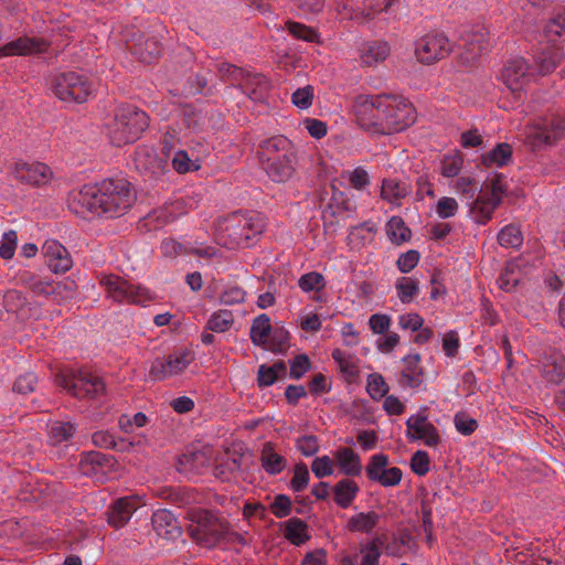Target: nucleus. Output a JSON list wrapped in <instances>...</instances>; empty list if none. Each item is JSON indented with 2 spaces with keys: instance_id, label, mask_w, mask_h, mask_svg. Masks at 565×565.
I'll use <instances>...</instances> for the list:
<instances>
[{
  "instance_id": "1",
  "label": "nucleus",
  "mask_w": 565,
  "mask_h": 565,
  "mask_svg": "<svg viewBox=\"0 0 565 565\" xmlns=\"http://www.w3.org/2000/svg\"><path fill=\"white\" fill-rule=\"evenodd\" d=\"M354 115L361 128L379 135L398 132L415 122L413 105L405 98L386 94L359 96Z\"/></svg>"
},
{
  "instance_id": "2",
  "label": "nucleus",
  "mask_w": 565,
  "mask_h": 565,
  "mask_svg": "<svg viewBox=\"0 0 565 565\" xmlns=\"http://www.w3.org/2000/svg\"><path fill=\"white\" fill-rule=\"evenodd\" d=\"M136 191L126 179H105L79 194V203L89 212L106 217L124 215L135 203Z\"/></svg>"
},
{
  "instance_id": "3",
  "label": "nucleus",
  "mask_w": 565,
  "mask_h": 565,
  "mask_svg": "<svg viewBox=\"0 0 565 565\" xmlns=\"http://www.w3.org/2000/svg\"><path fill=\"white\" fill-rule=\"evenodd\" d=\"M260 164L274 182H286L297 169L296 150L289 139L275 136L259 143L257 151Z\"/></svg>"
},
{
  "instance_id": "4",
  "label": "nucleus",
  "mask_w": 565,
  "mask_h": 565,
  "mask_svg": "<svg viewBox=\"0 0 565 565\" xmlns=\"http://www.w3.org/2000/svg\"><path fill=\"white\" fill-rule=\"evenodd\" d=\"M185 519L190 522L186 531L198 545L214 548L222 544L224 530L227 529L225 518L209 509L189 508Z\"/></svg>"
},
{
  "instance_id": "5",
  "label": "nucleus",
  "mask_w": 565,
  "mask_h": 565,
  "mask_svg": "<svg viewBox=\"0 0 565 565\" xmlns=\"http://www.w3.org/2000/svg\"><path fill=\"white\" fill-rule=\"evenodd\" d=\"M149 127V116L134 105L116 108L114 120L108 125V137L115 147L137 141Z\"/></svg>"
},
{
  "instance_id": "6",
  "label": "nucleus",
  "mask_w": 565,
  "mask_h": 565,
  "mask_svg": "<svg viewBox=\"0 0 565 565\" xmlns=\"http://www.w3.org/2000/svg\"><path fill=\"white\" fill-rule=\"evenodd\" d=\"M55 382L77 398L95 399L106 392V385L100 377L82 370H63L56 375Z\"/></svg>"
},
{
  "instance_id": "7",
  "label": "nucleus",
  "mask_w": 565,
  "mask_h": 565,
  "mask_svg": "<svg viewBox=\"0 0 565 565\" xmlns=\"http://www.w3.org/2000/svg\"><path fill=\"white\" fill-rule=\"evenodd\" d=\"M50 87L58 99L68 103H85L92 93L88 78L73 71L52 75Z\"/></svg>"
},
{
  "instance_id": "8",
  "label": "nucleus",
  "mask_w": 565,
  "mask_h": 565,
  "mask_svg": "<svg viewBox=\"0 0 565 565\" xmlns=\"http://www.w3.org/2000/svg\"><path fill=\"white\" fill-rule=\"evenodd\" d=\"M503 174L497 173L490 180V196L488 193L482 194L480 190L477 199L469 203L470 213L475 216L476 221L480 224H486L491 220L494 210L501 204L502 195L507 191V186L502 183Z\"/></svg>"
},
{
  "instance_id": "9",
  "label": "nucleus",
  "mask_w": 565,
  "mask_h": 565,
  "mask_svg": "<svg viewBox=\"0 0 565 565\" xmlns=\"http://www.w3.org/2000/svg\"><path fill=\"white\" fill-rule=\"evenodd\" d=\"M452 51L449 39L443 33H428L415 42V56L425 65L446 58Z\"/></svg>"
},
{
  "instance_id": "10",
  "label": "nucleus",
  "mask_w": 565,
  "mask_h": 565,
  "mask_svg": "<svg viewBox=\"0 0 565 565\" xmlns=\"http://www.w3.org/2000/svg\"><path fill=\"white\" fill-rule=\"evenodd\" d=\"M465 52L458 55L457 61L461 66H471L477 58L489 50L490 33L487 28L477 25L461 35Z\"/></svg>"
},
{
  "instance_id": "11",
  "label": "nucleus",
  "mask_w": 565,
  "mask_h": 565,
  "mask_svg": "<svg viewBox=\"0 0 565 565\" xmlns=\"http://www.w3.org/2000/svg\"><path fill=\"white\" fill-rule=\"evenodd\" d=\"M193 361V353L186 350L171 353L166 358H157L150 366L149 376L153 381H162L181 373Z\"/></svg>"
},
{
  "instance_id": "12",
  "label": "nucleus",
  "mask_w": 565,
  "mask_h": 565,
  "mask_svg": "<svg viewBox=\"0 0 565 565\" xmlns=\"http://www.w3.org/2000/svg\"><path fill=\"white\" fill-rule=\"evenodd\" d=\"M136 169L150 179H159L169 171L168 156H160L153 147L141 145L135 150Z\"/></svg>"
},
{
  "instance_id": "13",
  "label": "nucleus",
  "mask_w": 565,
  "mask_h": 565,
  "mask_svg": "<svg viewBox=\"0 0 565 565\" xmlns=\"http://www.w3.org/2000/svg\"><path fill=\"white\" fill-rule=\"evenodd\" d=\"M406 436L409 440H424L428 447H436L441 438L438 429L428 420L427 407L406 420Z\"/></svg>"
},
{
  "instance_id": "14",
  "label": "nucleus",
  "mask_w": 565,
  "mask_h": 565,
  "mask_svg": "<svg viewBox=\"0 0 565 565\" xmlns=\"http://www.w3.org/2000/svg\"><path fill=\"white\" fill-rule=\"evenodd\" d=\"M388 466V456L376 454L370 458L365 468L366 477L370 481L380 483L383 487H395L399 484L403 471L398 467Z\"/></svg>"
},
{
  "instance_id": "15",
  "label": "nucleus",
  "mask_w": 565,
  "mask_h": 565,
  "mask_svg": "<svg viewBox=\"0 0 565 565\" xmlns=\"http://www.w3.org/2000/svg\"><path fill=\"white\" fill-rule=\"evenodd\" d=\"M126 46L129 52L145 64L153 63L162 52L161 43L154 38H147L139 31L127 32Z\"/></svg>"
},
{
  "instance_id": "16",
  "label": "nucleus",
  "mask_w": 565,
  "mask_h": 565,
  "mask_svg": "<svg viewBox=\"0 0 565 565\" xmlns=\"http://www.w3.org/2000/svg\"><path fill=\"white\" fill-rule=\"evenodd\" d=\"M14 178L32 186L45 185L52 179L51 168L43 162H15L12 169Z\"/></svg>"
},
{
  "instance_id": "17",
  "label": "nucleus",
  "mask_w": 565,
  "mask_h": 565,
  "mask_svg": "<svg viewBox=\"0 0 565 565\" xmlns=\"http://www.w3.org/2000/svg\"><path fill=\"white\" fill-rule=\"evenodd\" d=\"M531 77L530 66L523 57L509 60L501 71L503 84L513 93L521 92Z\"/></svg>"
},
{
  "instance_id": "18",
  "label": "nucleus",
  "mask_w": 565,
  "mask_h": 565,
  "mask_svg": "<svg viewBox=\"0 0 565 565\" xmlns=\"http://www.w3.org/2000/svg\"><path fill=\"white\" fill-rule=\"evenodd\" d=\"M50 42L43 38L21 36L0 46V56L34 55L45 53Z\"/></svg>"
},
{
  "instance_id": "19",
  "label": "nucleus",
  "mask_w": 565,
  "mask_h": 565,
  "mask_svg": "<svg viewBox=\"0 0 565 565\" xmlns=\"http://www.w3.org/2000/svg\"><path fill=\"white\" fill-rule=\"evenodd\" d=\"M117 463L113 456L99 451H88L82 455L78 463V470L87 477L104 476L107 470H111Z\"/></svg>"
},
{
  "instance_id": "20",
  "label": "nucleus",
  "mask_w": 565,
  "mask_h": 565,
  "mask_svg": "<svg viewBox=\"0 0 565 565\" xmlns=\"http://www.w3.org/2000/svg\"><path fill=\"white\" fill-rule=\"evenodd\" d=\"M43 252L47 258V266L53 273H66L72 268L73 260L68 250L57 241H46Z\"/></svg>"
},
{
  "instance_id": "21",
  "label": "nucleus",
  "mask_w": 565,
  "mask_h": 565,
  "mask_svg": "<svg viewBox=\"0 0 565 565\" xmlns=\"http://www.w3.org/2000/svg\"><path fill=\"white\" fill-rule=\"evenodd\" d=\"M43 252L47 258V266L53 273H66L72 268L73 260L68 250L57 241H46Z\"/></svg>"
},
{
  "instance_id": "22",
  "label": "nucleus",
  "mask_w": 565,
  "mask_h": 565,
  "mask_svg": "<svg viewBox=\"0 0 565 565\" xmlns=\"http://www.w3.org/2000/svg\"><path fill=\"white\" fill-rule=\"evenodd\" d=\"M43 252L47 258V266L53 273H66L72 268L73 260L68 250L57 241H46Z\"/></svg>"
},
{
  "instance_id": "23",
  "label": "nucleus",
  "mask_w": 565,
  "mask_h": 565,
  "mask_svg": "<svg viewBox=\"0 0 565 565\" xmlns=\"http://www.w3.org/2000/svg\"><path fill=\"white\" fill-rule=\"evenodd\" d=\"M156 533L166 540H177L182 534V527L173 513L166 509L157 510L151 518Z\"/></svg>"
},
{
  "instance_id": "24",
  "label": "nucleus",
  "mask_w": 565,
  "mask_h": 565,
  "mask_svg": "<svg viewBox=\"0 0 565 565\" xmlns=\"http://www.w3.org/2000/svg\"><path fill=\"white\" fill-rule=\"evenodd\" d=\"M100 284L106 288L108 296L117 302H136L137 292L132 285L116 275L102 278Z\"/></svg>"
},
{
  "instance_id": "25",
  "label": "nucleus",
  "mask_w": 565,
  "mask_h": 565,
  "mask_svg": "<svg viewBox=\"0 0 565 565\" xmlns=\"http://www.w3.org/2000/svg\"><path fill=\"white\" fill-rule=\"evenodd\" d=\"M137 508V500L132 497H124L115 500L107 512L109 525L115 529L125 526Z\"/></svg>"
},
{
  "instance_id": "26",
  "label": "nucleus",
  "mask_w": 565,
  "mask_h": 565,
  "mask_svg": "<svg viewBox=\"0 0 565 565\" xmlns=\"http://www.w3.org/2000/svg\"><path fill=\"white\" fill-rule=\"evenodd\" d=\"M243 92L255 102H265L270 89V83L264 74L248 73L241 84Z\"/></svg>"
},
{
  "instance_id": "27",
  "label": "nucleus",
  "mask_w": 565,
  "mask_h": 565,
  "mask_svg": "<svg viewBox=\"0 0 565 565\" xmlns=\"http://www.w3.org/2000/svg\"><path fill=\"white\" fill-rule=\"evenodd\" d=\"M160 494L178 507L183 508L199 504L202 501L201 494L195 489L185 487L166 488Z\"/></svg>"
},
{
  "instance_id": "28",
  "label": "nucleus",
  "mask_w": 565,
  "mask_h": 565,
  "mask_svg": "<svg viewBox=\"0 0 565 565\" xmlns=\"http://www.w3.org/2000/svg\"><path fill=\"white\" fill-rule=\"evenodd\" d=\"M563 60L559 47L553 46L542 50L534 57V65L540 75L552 73Z\"/></svg>"
},
{
  "instance_id": "29",
  "label": "nucleus",
  "mask_w": 565,
  "mask_h": 565,
  "mask_svg": "<svg viewBox=\"0 0 565 565\" xmlns=\"http://www.w3.org/2000/svg\"><path fill=\"white\" fill-rule=\"evenodd\" d=\"M360 491L359 484L349 478L341 479L333 487V500L342 509L349 508Z\"/></svg>"
},
{
  "instance_id": "30",
  "label": "nucleus",
  "mask_w": 565,
  "mask_h": 565,
  "mask_svg": "<svg viewBox=\"0 0 565 565\" xmlns=\"http://www.w3.org/2000/svg\"><path fill=\"white\" fill-rule=\"evenodd\" d=\"M209 465V458L203 451L188 450L177 458V469L179 472L198 473L202 468Z\"/></svg>"
},
{
  "instance_id": "31",
  "label": "nucleus",
  "mask_w": 565,
  "mask_h": 565,
  "mask_svg": "<svg viewBox=\"0 0 565 565\" xmlns=\"http://www.w3.org/2000/svg\"><path fill=\"white\" fill-rule=\"evenodd\" d=\"M337 462L345 476L356 477L362 472L361 459L351 448H341L335 452Z\"/></svg>"
},
{
  "instance_id": "32",
  "label": "nucleus",
  "mask_w": 565,
  "mask_h": 565,
  "mask_svg": "<svg viewBox=\"0 0 565 565\" xmlns=\"http://www.w3.org/2000/svg\"><path fill=\"white\" fill-rule=\"evenodd\" d=\"M542 376L550 383L562 382L565 377V358L561 354L546 358L542 364Z\"/></svg>"
},
{
  "instance_id": "33",
  "label": "nucleus",
  "mask_w": 565,
  "mask_h": 565,
  "mask_svg": "<svg viewBox=\"0 0 565 565\" xmlns=\"http://www.w3.org/2000/svg\"><path fill=\"white\" fill-rule=\"evenodd\" d=\"M308 525L305 521L298 518H290L285 522L284 536L291 544L300 546L309 541L310 535L307 533Z\"/></svg>"
},
{
  "instance_id": "34",
  "label": "nucleus",
  "mask_w": 565,
  "mask_h": 565,
  "mask_svg": "<svg viewBox=\"0 0 565 565\" xmlns=\"http://www.w3.org/2000/svg\"><path fill=\"white\" fill-rule=\"evenodd\" d=\"M262 467L269 475H278L286 467V459L277 454L270 443H266L260 455Z\"/></svg>"
},
{
  "instance_id": "35",
  "label": "nucleus",
  "mask_w": 565,
  "mask_h": 565,
  "mask_svg": "<svg viewBox=\"0 0 565 565\" xmlns=\"http://www.w3.org/2000/svg\"><path fill=\"white\" fill-rule=\"evenodd\" d=\"M391 53L388 43L383 41H374L367 44L361 54L362 63L366 66H373L385 61Z\"/></svg>"
},
{
  "instance_id": "36",
  "label": "nucleus",
  "mask_w": 565,
  "mask_h": 565,
  "mask_svg": "<svg viewBox=\"0 0 565 565\" xmlns=\"http://www.w3.org/2000/svg\"><path fill=\"white\" fill-rule=\"evenodd\" d=\"M512 146L507 142L498 143L490 152L481 156V161L486 167L495 164L498 167L508 166L512 160Z\"/></svg>"
},
{
  "instance_id": "37",
  "label": "nucleus",
  "mask_w": 565,
  "mask_h": 565,
  "mask_svg": "<svg viewBox=\"0 0 565 565\" xmlns=\"http://www.w3.org/2000/svg\"><path fill=\"white\" fill-rule=\"evenodd\" d=\"M380 515L374 512H360L351 516L348 521L347 527L350 532L371 533L377 525Z\"/></svg>"
},
{
  "instance_id": "38",
  "label": "nucleus",
  "mask_w": 565,
  "mask_h": 565,
  "mask_svg": "<svg viewBox=\"0 0 565 565\" xmlns=\"http://www.w3.org/2000/svg\"><path fill=\"white\" fill-rule=\"evenodd\" d=\"M386 234L390 241L395 245L408 242L412 237L411 228L401 216H392L388 220L386 223Z\"/></svg>"
},
{
  "instance_id": "39",
  "label": "nucleus",
  "mask_w": 565,
  "mask_h": 565,
  "mask_svg": "<svg viewBox=\"0 0 565 565\" xmlns=\"http://www.w3.org/2000/svg\"><path fill=\"white\" fill-rule=\"evenodd\" d=\"M271 332L270 319L267 315L262 313L256 317L252 323L249 337L255 345H264Z\"/></svg>"
},
{
  "instance_id": "40",
  "label": "nucleus",
  "mask_w": 565,
  "mask_h": 565,
  "mask_svg": "<svg viewBox=\"0 0 565 565\" xmlns=\"http://www.w3.org/2000/svg\"><path fill=\"white\" fill-rule=\"evenodd\" d=\"M393 1L394 0H348V6H350L353 11L360 12L369 18L374 13L388 9Z\"/></svg>"
},
{
  "instance_id": "41",
  "label": "nucleus",
  "mask_w": 565,
  "mask_h": 565,
  "mask_svg": "<svg viewBox=\"0 0 565 565\" xmlns=\"http://www.w3.org/2000/svg\"><path fill=\"white\" fill-rule=\"evenodd\" d=\"M562 135L559 128L540 127L531 132L527 138L531 139L533 148H540L542 146H551L555 143Z\"/></svg>"
},
{
  "instance_id": "42",
  "label": "nucleus",
  "mask_w": 565,
  "mask_h": 565,
  "mask_svg": "<svg viewBox=\"0 0 565 565\" xmlns=\"http://www.w3.org/2000/svg\"><path fill=\"white\" fill-rule=\"evenodd\" d=\"M285 29L289 32V34L298 40L318 42V32L303 23L289 20L285 23Z\"/></svg>"
},
{
  "instance_id": "43",
  "label": "nucleus",
  "mask_w": 565,
  "mask_h": 565,
  "mask_svg": "<svg viewBox=\"0 0 565 565\" xmlns=\"http://www.w3.org/2000/svg\"><path fill=\"white\" fill-rule=\"evenodd\" d=\"M237 220V225H235L234 230H244L252 235V238L257 234H260L265 227V223L259 215H234Z\"/></svg>"
},
{
  "instance_id": "44",
  "label": "nucleus",
  "mask_w": 565,
  "mask_h": 565,
  "mask_svg": "<svg viewBox=\"0 0 565 565\" xmlns=\"http://www.w3.org/2000/svg\"><path fill=\"white\" fill-rule=\"evenodd\" d=\"M523 236L515 225H507L498 234V243L505 248H516L522 245Z\"/></svg>"
},
{
  "instance_id": "45",
  "label": "nucleus",
  "mask_w": 565,
  "mask_h": 565,
  "mask_svg": "<svg viewBox=\"0 0 565 565\" xmlns=\"http://www.w3.org/2000/svg\"><path fill=\"white\" fill-rule=\"evenodd\" d=\"M407 188L401 182H396L392 179H384L381 189L382 199L393 202L398 199H403L407 195Z\"/></svg>"
},
{
  "instance_id": "46",
  "label": "nucleus",
  "mask_w": 565,
  "mask_h": 565,
  "mask_svg": "<svg viewBox=\"0 0 565 565\" xmlns=\"http://www.w3.org/2000/svg\"><path fill=\"white\" fill-rule=\"evenodd\" d=\"M290 335L285 328H275L268 338V350L274 353H285L290 347Z\"/></svg>"
},
{
  "instance_id": "47",
  "label": "nucleus",
  "mask_w": 565,
  "mask_h": 565,
  "mask_svg": "<svg viewBox=\"0 0 565 565\" xmlns=\"http://www.w3.org/2000/svg\"><path fill=\"white\" fill-rule=\"evenodd\" d=\"M234 322L233 313L228 310H220L211 316L206 329L214 332H224L228 330Z\"/></svg>"
},
{
  "instance_id": "48",
  "label": "nucleus",
  "mask_w": 565,
  "mask_h": 565,
  "mask_svg": "<svg viewBox=\"0 0 565 565\" xmlns=\"http://www.w3.org/2000/svg\"><path fill=\"white\" fill-rule=\"evenodd\" d=\"M396 290L398 299L403 303H409L418 292V282L409 277H401L396 281Z\"/></svg>"
},
{
  "instance_id": "49",
  "label": "nucleus",
  "mask_w": 565,
  "mask_h": 565,
  "mask_svg": "<svg viewBox=\"0 0 565 565\" xmlns=\"http://www.w3.org/2000/svg\"><path fill=\"white\" fill-rule=\"evenodd\" d=\"M388 385L384 377L379 373H372L367 376L366 390L371 398L380 401L388 393Z\"/></svg>"
},
{
  "instance_id": "50",
  "label": "nucleus",
  "mask_w": 565,
  "mask_h": 565,
  "mask_svg": "<svg viewBox=\"0 0 565 565\" xmlns=\"http://www.w3.org/2000/svg\"><path fill=\"white\" fill-rule=\"evenodd\" d=\"M52 287H53L52 297L56 301L72 299L77 291L76 281L68 277L58 282L52 281Z\"/></svg>"
},
{
  "instance_id": "51",
  "label": "nucleus",
  "mask_w": 565,
  "mask_h": 565,
  "mask_svg": "<svg viewBox=\"0 0 565 565\" xmlns=\"http://www.w3.org/2000/svg\"><path fill=\"white\" fill-rule=\"evenodd\" d=\"M544 35L550 42H556L559 38L565 36V11L546 23Z\"/></svg>"
},
{
  "instance_id": "52",
  "label": "nucleus",
  "mask_w": 565,
  "mask_h": 565,
  "mask_svg": "<svg viewBox=\"0 0 565 565\" xmlns=\"http://www.w3.org/2000/svg\"><path fill=\"white\" fill-rule=\"evenodd\" d=\"M249 72L237 67L230 63H221L218 65V74L223 81H231L232 84L237 83L239 86L246 78Z\"/></svg>"
},
{
  "instance_id": "53",
  "label": "nucleus",
  "mask_w": 565,
  "mask_h": 565,
  "mask_svg": "<svg viewBox=\"0 0 565 565\" xmlns=\"http://www.w3.org/2000/svg\"><path fill=\"white\" fill-rule=\"evenodd\" d=\"M349 211V204L344 199V194L342 192L339 193V196L333 192L330 202L327 204L326 209L322 212V217L324 222L330 217H335L340 215L342 212Z\"/></svg>"
},
{
  "instance_id": "54",
  "label": "nucleus",
  "mask_w": 565,
  "mask_h": 565,
  "mask_svg": "<svg viewBox=\"0 0 565 565\" xmlns=\"http://www.w3.org/2000/svg\"><path fill=\"white\" fill-rule=\"evenodd\" d=\"M310 475L308 467L303 462H299L294 467V477L290 480V488L295 492L303 491L309 483Z\"/></svg>"
},
{
  "instance_id": "55",
  "label": "nucleus",
  "mask_w": 565,
  "mask_h": 565,
  "mask_svg": "<svg viewBox=\"0 0 565 565\" xmlns=\"http://www.w3.org/2000/svg\"><path fill=\"white\" fill-rule=\"evenodd\" d=\"M298 285L306 292L313 290L320 291L321 289L324 288L326 281L322 274L317 271H310L300 277Z\"/></svg>"
},
{
  "instance_id": "56",
  "label": "nucleus",
  "mask_w": 565,
  "mask_h": 565,
  "mask_svg": "<svg viewBox=\"0 0 565 565\" xmlns=\"http://www.w3.org/2000/svg\"><path fill=\"white\" fill-rule=\"evenodd\" d=\"M26 303L28 300L25 296L19 290H9L3 296V307L7 312L15 313L19 310H21Z\"/></svg>"
},
{
  "instance_id": "57",
  "label": "nucleus",
  "mask_w": 565,
  "mask_h": 565,
  "mask_svg": "<svg viewBox=\"0 0 565 565\" xmlns=\"http://www.w3.org/2000/svg\"><path fill=\"white\" fill-rule=\"evenodd\" d=\"M75 430V426L70 422H55L51 427L50 436L55 443H63L73 437Z\"/></svg>"
},
{
  "instance_id": "58",
  "label": "nucleus",
  "mask_w": 565,
  "mask_h": 565,
  "mask_svg": "<svg viewBox=\"0 0 565 565\" xmlns=\"http://www.w3.org/2000/svg\"><path fill=\"white\" fill-rule=\"evenodd\" d=\"M518 267L513 264H508L499 277V287L504 291H512L519 284Z\"/></svg>"
},
{
  "instance_id": "59",
  "label": "nucleus",
  "mask_w": 565,
  "mask_h": 565,
  "mask_svg": "<svg viewBox=\"0 0 565 565\" xmlns=\"http://www.w3.org/2000/svg\"><path fill=\"white\" fill-rule=\"evenodd\" d=\"M430 458L427 451L417 450L411 458V469L417 476H425L429 471Z\"/></svg>"
},
{
  "instance_id": "60",
  "label": "nucleus",
  "mask_w": 565,
  "mask_h": 565,
  "mask_svg": "<svg viewBox=\"0 0 565 565\" xmlns=\"http://www.w3.org/2000/svg\"><path fill=\"white\" fill-rule=\"evenodd\" d=\"M269 509L276 518L282 519L291 513L292 502L288 495L277 494L273 503L269 505Z\"/></svg>"
},
{
  "instance_id": "61",
  "label": "nucleus",
  "mask_w": 565,
  "mask_h": 565,
  "mask_svg": "<svg viewBox=\"0 0 565 565\" xmlns=\"http://www.w3.org/2000/svg\"><path fill=\"white\" fill-rule=\"evenodd\" d=\"M454 422H455L456 429L465 436L471 435L472 433L476 431V429L478 427L477 420L475 418L470 417L465 412L457 413L455 415Z\"/></svg>"
},
{
  "instance_id": "62",
  "label": "nucleus",
  "mask_w": 565,
  "mask_h": 565,
  "mask_svg": "<svg viewBox=\"0 0 565 565\" xmlns=\"http://www.w3.org/2000/svg\"><path fill=\"white\" fill-rule=\"evenodd\" d=\"M36 384L38 376L33 372H26L15 380L13 391L19 394H28L34 391Z\"/></svg>"
},
{
  "instance_id": "63",
  "label": "nucleus",
  "mask_w": 565,
  "mask_h": 565,
  "mask_svg": "<svg viewBox=\"0 0 565 565\" xmlns=\"http://www.w3.org/2000/svg\"><path fill=\"white\" fill-rule=\"evenodd\" d=\"M419 258L420 255L418 250L409 249L398 257L396 266L401 273L407 274L417 266Z\"/></svg>"
},
{
  "instance_id": "64",
  "label": "nucleus",
  "mask_w": 565,
  "mask_h": 565,
  "mask_svg": "<svg viewBox=\"0 0 565 565\" xmlns=\"http://www.w3.org/2000/svg\"><path fill=\"white\" fill-rule=\"evenodd\" d=\"M319 448V439L315 435H305L297 439V449L306 457L316 455Z\"/></svg>"
}]
</instances>
